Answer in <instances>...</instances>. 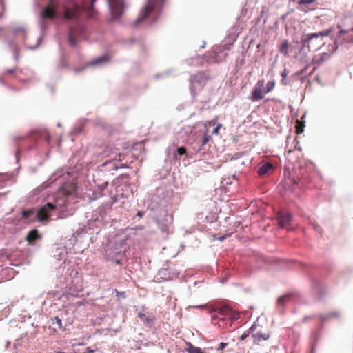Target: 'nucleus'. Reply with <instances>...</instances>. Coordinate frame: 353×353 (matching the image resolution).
Segmentation results:
<instances>
[{"instance_id":"obj_8","label":"nucleus","mask_w":353,"mask_h":353,"mask_svg":"<svg viewBox=\"0 0 353 353\" xmlns=\"http://www.w3.org/2000/svg\"><path fill=\"white\" fill-rule=\"evenodd\" d=\"M209 80V77L204 72H198L192 78L193 86H203Z\"/></svg>"},{"instance_id":"obj_27","label":"nucleus","mask_w":353,"mask_h":353,"mask_svg":"<svg viewBox=\"0 0 353 353\" xmlns=\"http://www.w3.org/2000/svg\"><path fill=\"white\" fill-rule=\"evenodd\" d=\"M288 74V70L286 69L283 70V71L281 73V76H282V83H283V85H288V83L286 82V77H287Z\"/></svg>"},{"instance_id":"obj_4","label":"nucleus","mask_w":353,"mask_h":353,"mask_svg":"<svg viewBox=\"0 0 353 353\" xmlns=\"http://www.w3.org/2000/svg\"><path fill=\"white\" fill-rule=\"evenodd\" d=\"M162 1L163 0H147L146 4L140 12L139 17L135 21V25L137 26L139 23L147 19Z\"/></svg>"},{"instance_id":"obj_9","label":"nucleus","mask_w":353,"mask_h":353,"mask_svg":"<svg viewBox=\"0 0 353 353\" xmlns=\"http://www.w3.org/2000/svg\"><path fill=\"white\" fill-rule=\"evenodd\" d=\"M277 219L279 227L284 228H286L288 224L292 221V215L288 212H281L277 214Z\"/></svg>"},{"instance_id":"obj_1","label":"nucleus","mask_w":353,"mask_h":353,"mask_svg":"<svg viewBox=\"0 0 353 353\" xmlns=\"http://www.w3.org/2000/svg\"><path fill=\"white\" fill-rule=\"evenodd\" d=\"M209 313L212 315V322L217 325L219 327L224 329L232 326V323L239 319L240 314L238 311L232 309L228 305L216 304L210 306L208 309Z\"/></svg>"},{"instance_id":"obj_16","label":"nucleus","mask_w":353,"mask_h":353,"mask_svg":"<svg viewBox=\"0 0 353 353\" xmlns=\"http://www.w3.org/2000/svg\"><path fill=\"white\" fill-rule=\"evenodd\" d=\"M39 238L37 230L34 229L28 233L26 239L30 244H32Z\"/></svg>"},{"instance_id":"obj_24","label":"nucleus","mask_w":353,"mask_h":353,"mask_svg":"<svg viewBox=\"0 0 353 353\" xmlns=\"http://www.w3.org/2000/svg\"><path fill=\"white\" fill-rule=\"evenodd\" d=\"M52 323L54 325H56L59 329H61L62 328V321L60 318H59L58 316H56L53 320H52Z\"/></svg>"},{"instance_id":"obj_14","label":"nucleus","mask_w":353,"mask_h":353,"mask_svg":"<svg viewBox=\"0 0 353 353\" xmlns=\"http://www.w3.org/2000/svg\"><path fill=\"white\" fill-rule=\"evenodd\" d=\"M273 170V166L271 163L266 162L261 165H259L258 174L259 175H263L270 172Z\"/></svg>"},{"instance_id":"obj_30","label":"nucleus","mask_w":353,"mask_h":353,"mask_svg":"<svg viewBox=\"0 0 353 353\" xmlns=\"http://www.w3.org/2000/svg\"><path fill=\"white\" fill-rule=\"evenodd\" d=\"M315 0H299V4H310L312 3H314Z\"/></svg>"},{"instance_id":"obj_12","label":"nucleus","mask_w":353,"mask_h":353,"mask_svg":"<svg viewBox=\"0 0 353 353\" xmlns=\"http://www.w3.org/2000/svg\"><path fill=\"white\" fill-rule=\"evenodd\" d=\"M270 90H254L250 98L253 101H259Z\"/></svg>"},{"instance_id":"obj_39","label":"nucleus","mask_w":353,"mask_h":353,"mask_svg":"<svg viewBox=\"0 0 353 353\" xmlns=\"http://www.w3.org/2000/svg\"><path fill=\"white\" fill-rule=\"evenodd\" d=\"M119 161H121V154H119Z\"/></svg>"},{"instance_id":"obj_31","label":"nucleus","mask_w":353,"mask_h":353,"mask_svg":"<svg viewBox=\"0 0 353 353\" xmlns=\"http://www.w3.org/2000/svg\"><path fill=\"white\" fill-rule=\"evenodd\" d=\"M114 292L116 293L117 296H122L125 297V292H119L117 289L114 290Z\"/></svg>"},{"instance_id":"obj_25","label":"nucleus","mask_w":353,"mask_h":353,"mask_svg":"<svg viewBox=\"0 0 353 353\" xmlns=\"http://www.w3.org/2000/svg\"><path fill=\"white\" fill-rule=\"evenodd\" d=\"M31 72L28 70H26L25 72L23 70L22 73L20 74V77L23 79H25L23 81H27L30 78Z\"/></svg>"},{"instance_id":"obj_13","label":"nucleus","mask_w":353,"mask_h":353,"mask_svg":"<svg viewBox=\"0 0 353 353\" xmlns=\"http://www.w3.org/2000/svg\"><path fill=\"white\" fill-rule=\"evenodd\" d=\"M138 316L143 322L145 325L152 327L154 325L155 321V318L154 316L147 315L144 313H139Z\"/></svg>"},{"instance_id":"obj_15","label":"nucleus","mask_w":353,"mask_h":353,"mask_svg":"<svg viewBox=\"0 0 353 353\" xmlns=\"http://www.w3.org/2000/svg\"><path fill=\"white\" fill-rule=\"evenodd\" d=\"M23 70L19 68H14L13 69H7L4 71L6 74H14L19 81H24L25 79H23L20 77V74L22 73Z\"/></svg>"},{"instance_id":"obj_11","label":"nucleus","mask_w":353,"mask_h":353,"mask_svg":"<svg viewBox=\"0 0 353 353\" xmlns=\"http://www.w3.org/2000/svg\"><path fill=\"white\" fill-rule=\"evenodd\" d=\"M252 338L254 340V343L258 345H260L263 341H267L270 338V334L268 333H261L254 332L252 333Z\"/></svg>"},{"instance_id":"obj_21","label":"nucleus","mask_w":353,"mask_h":353,"mask_svg":"<svg viewBox=\"0 0 353 353\" xmlns=\"http://www.w3.org/2000/svg\"><path fill=\"white\" fill-rule=\"evenodd\" d=\"M255 327H256L254 325H252L248 330V332H245L243 334H241V336H240V340H245L250 334L252 336V333L254 332Z\"/></svg>"},{"instance_id":"obj_23","label":"nucleus","mask_w":353,"mask_h":353,"mask_svg":"<svg viewBox=\"0 0 353 353\" xmlns=\"http://www.w3.org/2000/svg\"><path fill=\"white\" fill-rule=\"evenodd\" d=\"M64 15L66 19H72L74 18L75 13H74V12H72L70 10H66Z\"/></svg>"},{"instance_id":"obj_5","label":"nucleus","mask_w":353,"mask_h":353,"mask_svg":"<svg viewBox=\"0 0 353 353\" xmlns=\"http://www.w3.org/2000/svg\"><path fill=\"white\" fill-rule=\"evenodd\" d=\"M109 8L115 18L120 17L124 11L123 0H108Z\"/></svg>"},{"instance_id":"obj_3","label":"nucleus","mask_w":353,"mask_h":353,"mask_svg":"<svg viewBox=\"0 0 353 353\" xmlns=\"http://www.w3.org/2000/svg\"><path fill=\"white\" fill-rule=\"evenodd\" d=\"M332 32V28H330L319 32L306 34L302 37L301 43L305 47L317 49L324 44L323 38L329 36Z\"/></svg>"},{"instance_id":"obj_35","label":"nucleus","mask_w":353,"mask_h":353,"mask_svg":"<svg viewBox=\"0 0 353 353\" xmlns=\"http://www.w3.org/2000/svg\"><path fill=\"white\" fill-rule=\"evenodd\" d=\"M143 212H141V211H138L137 213V216H139V217H142L143 216Z\"/></svg>"},{"instance_id":"obj_42","label":"nucleus","mask_w":353,"mask_h":353,"mask_svg":"<svg viewBox=\"0 0 353 353\" xmlns=\"http://www.w3.org/2000/svg\"><path fill=\"white\" fill-rule=\"evenodd\" d=\"M108 163V162H105L103 163V165H105Z\"/></svg>"},{"instance_id":"obj_37","label":"nucleus","mask_w":353,"mask_h":353,"mask_svg":"<svg viewBox=\"0 0 353 353\" xmlns=\"http://www.w3.org/2000/svg\"><path fill=\"white\" fill-rule=\"evenodd\" d=\"M95 1H96V0H92V1H91V9H92V8H93V4H94V3L95 2Z\"/></svg>"},{"instance_id":"obj_29","label":"nucleus","mask_w":353,"mask_h":353,"mask_svg":"<svg viewBox=\"0 0 353 353\" xmlns=\"http://www.w3.org/2000/svg\"><path fill=\"white\" fill-rule=\"evenodd\" d=\"M228 346V343H223V342H221L219 343V347L217 348V350L219 351H222L225 347H226Z\"/></svg>"},{"instance_id":"obj_7","label":"nucleus","mask_w":353,"mask_h":353,"mask_svg":"<svg viewBox=\"0 0 353 353\" xmlns=\"http://www.w3.org/2000/svg\"><path fill=\"white\" fill-rule=\"evenodd\" d=\"M83 32V28L81 26L78 25L77 28L71 27L70 28L69 32V43L70 44L74 47L77 45L76 37L80 36L81 33Z\"/></svg>"},{"instance_id":"obj_41","label":"nucleus","mask_w":353,"mask_h":353,"mask_svg":"<svg viewBox=\"0 0 353 353\" xmlns=\"http://www.w3.org/2000/svg\"><path fill=\"white\" fill-rule=\"evenodd\" d=\"M323 54L326 55L327 57H328V54L327 53H324Z\"/></svg>"},{"instance_id":"obj_2","label":"nucleus","mask_w":353,"mask_h":353,"mask_svg":"<svg viewBox=\"0 0 353 353\" xmlns=\"http://www.w3.org/2000/svg\"><path fill=\"white\" fill-rule=\"evenodd\" d=\"M339 33L334 37L336 46L353 42V19L347 17L341 25H338Z\"/></svg>"},{"instance_id":"obj_40","label":"nucleus","mask_w":353,"mask_h":353,"mask_svg":"<svg viewBox=\"0 0 353 353\" xmlns=\"http://www.w3.org/2000/svg\"><path fill=\"white\" fill-rule=\"evenodd\" d=\"M55 353H65L63 352H56Z\"/></svg>"},{"instance_id":"obj_6","label":"nucleus","mask_w":353,"mask_h":353,"mask_svg":"<svg viewBox=\"0 0 353 353\" xmlns=\"http://www.w3.org/2000/svg\"><path fill=\"white\" fill-rule=\"evenodd\" d=\"M56 208L55 205L51 203H48L41 207L37 212V216L39 221H48L50 216V212Z\"/></svg>"},{"instance_id":"obj_19","label":"nucleus","mask_w":353,"mask_h":353,"mask_svg":"<svg viewBox=\"0 0 353 353\" xmlns=\"http://www.w3.org/2000/svg\"><path fill=\"white\" fill-rule=\"evenodd\" d=\"M288 48H289V43L287 40L284 41L279 48V50L281 53L283 54L285 56H288Z\"/></svg>"},{"instance_id":"obj_26","label":"nucleus","mask_w":353,"mask_h":353,"mask_svg":"<svg viewBox=\"0 0 353 353\" xmlns=\"http://www.w3.org/2000/svg\"><path fill=\"white\" fill-rule=\"evenodd\" d=\"M289 298H290V296H289L288 294L285 295V296H281V297H279V298L278 299V300H277V303H278V304H279V305H283V304H284V303H285L287 300H288V299H289Z\"/></svg>"},{"instance_id":"obj_33","label":"nucleus","mask_w":353,"mask_h":353,"mask_svg":"<svg viewBox=\"0 0 353 353\" xmlns=\"http://www.w3.org/2000/svg\"><path fill=\"white\" fill-rule=\"evenodd\" d=\"M221 128V125L219 124L212 131V134H219V129Z\"/></svg>"},{"instance_id":"obj_20","label":"nucleus","mask_w":353,"mask_h":353,"mask_svg":"<svg viewBox=\"0 0 353 353\" xmlns=\"http://www.w3.org/2000/svg\"><path fill=\"white\" fill-rule=\"evenodd\" d=\"M296 132L301 134L303 132L305 128V122L297 120L296 122Z\"/></svg>"},{"instance_id":"obj_17","label":"nucleus","mask_w":353,"mask_h":353,"mask_svg":"<svg viewBox=\"0 0 353 353\" xmlns=\"http://www.w3.org/2000/svg\"><path fill=\"white\" fill-rule=\"evenodd\" d=\"M339 314L337 312H331L327 314H321L319 318L322 322H324L331 318H338Z\"/></svg>"},{"instance_id":"obj_18","label":"nucleus","mask_w":353,"mask_h":353,"mask_svg":"<svg viewBox=\"0 0 353 353\" xmlns=\"http://www.w3.org/2000/svg\"><path fill=\"white\" fill-rule=\"evenodd\" d=\"M106 61L107 58L105 57H98L87 63L85 67L99 65L101 63H105Z\"/></svg>"},{"instance_id":"obj_32","label":"nucleus","mask_w":353,"mask_h":353,"mask_svg":"<svg viewBox=\"0 0 353 353\" xmlns=\"http://www.w3.org/2000/svg\"><path fill=\"white\" fill-rule=\"evenodd\" d=\"M211 139V137L210 135L205 134L203 137V140L202 142V145H205Z\"/></svg>"},{"instance_id":"obj_28","label":"nucleus","mask_w":353,"mask_h":353,"mask_svg":"<svg viewBox=\"0 0 353 353\" xmlns=\"http://www.w3.org/2000/svg\"><path fill=\"white\" fill-rule=\"evenodd\" d=\"M177 152L179 155H183L186 153V149L184 147H179L177 149Z\"/></svg>"},{"instance_id":"obj_36","label":"nucleus","mask_w":353,"mask_h":353,"mask_svg":"<svg viewBox=\"0 0 353 353\" xmlns=\"http://www.w3.org/2000/svg\"><path fill=\"white\" fill-rule=\"evenodd\" d=\"M84 353H94V351L93 350H91L90 347L87 348V351Z\"/></svg>"},{"instance_id":"obj_10","label":"nucleus","mask_w":353,"mask_h":353,"mask_svg":"<svg viewBox=\"0 0 353 353\" xmlns=\"http://www.w3.org/2000/svg\"><path fill=\"white\" fill-rule=\"evenodd\" d=\"M57 5L51 1L50 5L46 6L42 12L44 19H52L55 16Z\"/></svg>"},{"instance_id":"obj_38","label":"nucleus","mask_w":353,"mask_h":353,"mask_svg":"<svg viewBox=\"0 0 353 353\" xmlns=\"http://www.w3.org/2000/svg\"><path fill=\"white\" fill-rule=\"evenodd\" d=\"M224 239H225V237H224V236H222V237H221V238H220L219 239L222 241V240H223Z\"/></svg>"},{"instance_id":"obj_34","label":"nucleus","mask_w":353,"mask_h":353,"mask_svg":"<svg viewBox=\"0 0 353 353\" xmlns=\"http://www.w3.org/2000/svg\"><path fill=\"white\" fill-rule=\"evenodd\" d=\"M274 86V82L270 81L267 84V88H272Z\"/></svg>"},{"instance_id":"obj_22","label":"nucleus","mask_w":353,"mask_h":353,"mask_svg":"<svg viewBox=\"0 0 353 353\" xmlns=\"http://www.w3.org/2000/svg\"><path fill=\"white\" fill-rule=\"evenodd\" d=\"M34 210L31 209V210H24L22 212V216L23 218L24 219H28L29 218L31 215H32L34 214Z\"/></svg>"}]
</instances>
